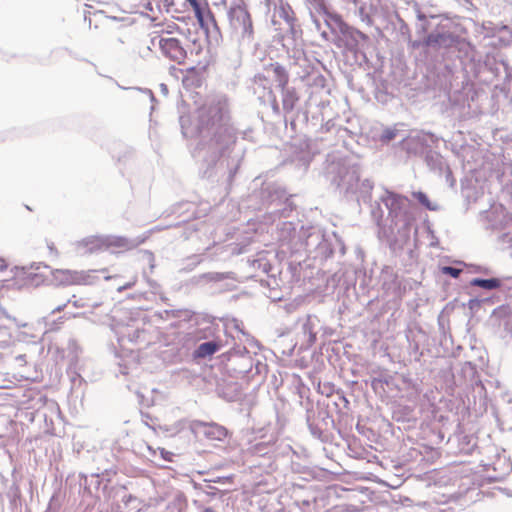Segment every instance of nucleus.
Wrapping results in <instances>:
<instances>
[{"instance_id": "1", "label": "nucleus", "mask_w": 512, "mask_h": 512, "mask_svg": "<svg viewBox=\"0 0 512 512\" xmlns=\"http://www.w3.org/2000/svg\"><path fill=\"white\" fill-rule=\"evenodd\" d=\"M184 38H186V30L172 20L154 25L152 42L157 41L162 56L178 65L185 64L187 59Z\"/></svg>"}, {"instance_id": "2", "label": "nucleus", "mask_w": 512, "mask_h": 512, "mask_svg": "<svg viewBox=\"0 0 512 512\" xmlns=\"http://www.w3.org/2000/svg\"><path fill=\"white\" fill-rule=\"evenodd\" d=\"M199 129L200 131L212 130V141L217 145L224 142V138H230L231 132L227 126V111L220 104H211L199 110Z\"/></svg>"}, {"instance_id": "3", "label": "nucleus", "mask_w": 512, "mask_h": 512, "mask_svg": "<svg viewBox=\"0 0 512 512\" xmlns=\"http://www.w3.org/2000/svg\"><path fill=\"white\" fill-rule=\"evenodd\" d=\"M227 7L229 28L238 37L251 38L253 21L245 0H223Z\"/></svg>"}, {"instance_id": "4", "label": "nucleus", "mask_w": 512, "mask_h": 512, "mask_svg": "<svg viewBox=\"0 0 512 512\" xmlns=\"http://www.w3.org/2000/svg\"><path fill=\"white\" fill-rule=\"evenodd\" d=\"M209 66V59L204 57L196 65L181 70L183 87L186 90L200 88L205 81Z\"/></svg>"}, {"instance_id": "5", "label": "nucleus", "mask_w": 512, "mask_h": 512, "mask_svg": "<svg viewBox=\"0 0 512 512\" xmlns=\"http://www.w3.org/2000/svg\"><path fill=\"white\" fill-rule=\"evenodd\" d=\"M95 272L96 271L58 270L56 278L62 285L66 286L93 285L97 281Z\"/></svg>"}, {"instance_id": "6", "label": "nucleus", "mask_w": 512, "mask_h": 512, "mask_svg": "<svg viewBox=\"0 0 512 512\" xmlns=\"http://www.w3.org/2000/svg\"><path fill=\"white\" fill-rule=\"evenodd\" d=\"M193 433L203 432L209 440L223 441L228 436V430L215 422L207 423L200 420H193L190 423Z\"/></svg>"}, {"instance_id": "7", "label": "nucleus", "mask_w": 512, "mask_h": 512, "mask_svg": "<svg viewBox=\"0 0 512 512\" xmlns=\"http://www.w3.org/2000/svg\"><path fill=\"white\" fill-rule=\"evenodd\" d=\"M454 42L453 37L448 33H431L425 39V45L429 47H449Z\"/></svg>"}, {"instance_id": "8", "label": "nucleus", "mask_w": 512, "mask_h": 512, "mask_svg": "<svg viewBox=\"0 0 512 512\" xmlns=\"http://www.w3.org/2000/svg\"><path fill=\"white\" fill-rule=\"evenodd\" d=\"M221 345L217 342L210 341L200 344L194 352L195 358H205L216 353Z\"/></svg>"}, {"instance_id": "9", "label": "nucleus", "mask_w": 512, "mask_h": 512, "mask_svg": "<svg viewBox=\"0 0 512 512\" xmlns=\"http://www.w3.org/2000/svg\"><path fill=\"white\" fill-rule=\"evenodd\" d=\"M326 23L333 29H338L339 32L345 34L349 31V26L343 21L340 15L325 11Z\"/></svg>"}, {"instance_id": "10", "label": "nucleus", "mask_w": 512, "mask_h": 512, "mask_svg": "<svg viewBox=\"0 0 512 512\" xmlns=\"http://www.w3.org/2000/svg\"><path fill=\"white\" fill-rule=\"evenodd\" d=\"M270 67L274 73L275 80L278 83V86L282 90H285L286 86L288 84V81H289V76H288V73L286 72L285 68L278 63L271 64Z\"/></svg>"}, {"instance_id": "11", "label": "nucleus", "mask_w": 512, "mask_h": 512, "mask_svg": "<svg viewBox=\"0 0 512 512\" xmlns=\"http://www.w3.org/2000/svg\"><path fill=\"white\" fill-rule=\"evenodd\" d=\"M103 246L107 249H118L119 251H126L131 248L130 242L122 237L107 239L103 242Z\"/></svg>"}, {"instance_id": "12", "label": "nucleus", "mask_w": 512, "mask_h": 512, "mask_svg": "<svg viewBox=\"0 0 512 512\" xmlns=\"http://www.w3.org/2000/svg\"><path fill=\"white\" fill-rule=\"evenodd\" d=\"M298 96L294 89H285L282 99L283 108L286 111H292L298 101Z\"/></svg>"}, {"instance_id": "13", "label": "nucleus", "mask_w": 512, "mask_h": 512, "mask_svg": "<svg viewBox=\"0 0 512 512\" xmlns=\"http://www.w3.org/2000/svg\"><path fill=\"white\" fill-rule=\"evenodd\" d=\"M471 284L473 286H478V287H481L484 289L491 290V289L498 288L500 286V281L496 278H491V279L475 278L472 280Z\"/></svg>"}, {"instance_id": "14", "label": "nucleus", "mask_w": 512, "mask_h": 512, "mask_svg": "<svg viewBox=\"0 0 512 512\" xmlns=\"http://www.w3.org/2000/svg\"><path fill=\"white\" fill-rule=\"evenodd\" d=\"M413 197L416 198L419 203H421L424 207H426L427 209L429 210H432L433 207L431 205V201L429 200L428 196L421 192V191H418V192H413Z\"/></svg>"}, {"instance_id": "15", "label": "nucleus", "mask_w": 512, "mask_h": 512, "mask_svg": "<svg viewBox=\"0 0 512 512\" xmlns=\"http://www.w3.org/2000/svg\"><path fill=\"white\" fill-rule=\"evenodd\" d=\"M442 272L443 274L450 275L453 278H457L460 275L461 270L451 266H444L442 267Z\"/></svg>"}, {"instance_id": "16", "label": "nucleus", "mask_w": 512, "mask_h": 512, "mask_svg": "<svg viewBox=\"0 0 512 512\" xmlns=\"http://www.w3.org/2000/svg\"><path fill=\"white\" fill-rule=\"evenodd\" d=\"M396 136V132L394 130H391V129H387L384 131V133L382 134V140L384 141H390L392 139H394Z\"/></svg>"}, {"instance_id": "17", "label": "nucleus", "mask_w": 512, "mask_h": 512, "mask_svg": "<svg viewBox=\"0 0 512 512\" xmlns=\"http://www.w3.org/2000/svg\"><path fill=\"white\" fill-rule=\"evenodd\" d=\"M7 267L6 262L3 259H0V273L5 272Z\"/></svg>"}, {"instance_id": "18", "label": "nucleus", "mask_w": 512, "mask_h": 512, "mask_svg": "<svg viewBox=\"0 0 512 512\" xmlns=\"http://www.w3.org/2000/svg\"><path fill=\"white\" fill-rule=\"evenodd\" d=\"M281 10H282V13H283V17H284L287 21L292 20V18L289 16L288 11H287L284 7H281Z\"/></svg>"}, {"instance_id": "19", "label": "nucleus", "mask_w": 512, "mask_h": 512, "mask_svg": "<svg viewBox=\"0 0 512 512\" xmlns=\"http://www.w3.org/2000/svg\"><path fill=\"white\" fill-rule=\"evenodd\" d=\"M134 283H135V282L127 283V284H125V285H123V286L119 287V288H118V291H119V292H121V291H123V290H125V289L131 288V287L134 285Z\"/></svg>"}, {"instance_id": "20", "label": "nucleus", "mask_w": 512, "mask_h": 512, "mask_svg": "<svg viewBox=\"0 0 512 512\" xmlns=\"http://www.w3.org/2000/svg\"><path fill=\"white\" fill-rule=\"evenodd\" d=\"M356 33L358 34V36H359L361 39H363V40H366V39H367V36H366L364 33L360 32V31H356Z\"/></svg>"}, {"instance_id": "21", "label": "nucleus", "mask_w": 512, "mask_h": 512, "mask_svg": "<svg viewBox=\"0 0 512 512\" xmlns=\"http://www.w3.org/2000/svg\"><path fill=\"white\" fill-rule=\"evenodd\" d=\"M205 512H214V511H213L212 509H210V508H207V509L205 510Z\"/></svg>"}, {"instance_id": "22", "label": "nucleus", "mask_w": 512, "mask_h": 512, "mask_svg": "<svg viewBox=\"0 0 512 512\" xmlns=\"http://www.w3.org/2000/svg\"><path fill=\"white\" fill-rule=\"evenodd\" d=\"M105 279L109 280V279H111V276H106Z\"/></svg>"}]
</instances>
